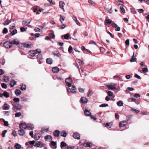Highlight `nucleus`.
Listing matches in <instances>:
<instances>
[{"mask_svg":"<svg viewBox=\"0 0 149 149\" xmlns=\"http://www.w3.org/2000/svg\"><path fill=\"white\" fill-rule=\"evenodd\" d=\"M13 107L12 108L13 110L15 111L16 112L17 111V110H19L22 109V106L19 104H13Z\"/></svg>","mask_w":149,"mask_h":149,"instance_id":"nucleus-1","label":"nucleus"},{"mask_svg":"<svg viewBox=\"0 0 149 149\" xmlns=\"http://www.w3.org/2000/svg\"><path fill=\"white\" fill-rule=\"evenodd\" d=\"M72 80L71 77H68L66 79L65 82L66 85L69 87L71 86V83L72 82Z\"/></svg>","mask_w":149,"mask_h":149,"instance_id":"nucleus-2","label":"nucleus"},{"mask_svg":"<svg viewBox=\"0 0 149 149\" xmlns=\"http://www.w3.org/2000/svg\"><path fill=\"white\" fill-rule=\"evenodd\" d=\"M67 90L69 93H74L76 91V88L74 85H72L71 88L69 87L67 88Z\"/></svg>","mask_w":149,"mask_h":149,"instance_id":"nucleus-3","label":"nucleus"},{"mask_svg":"<svg viewBox=\"0 0 149 149\" xmlns=\"http://www.w3.org/2000/svg\"><path fill=\"white\" fill-rule=\"evenodd\" d=\"M41 51L40 50L38 51V49H37L35 51L31 50L30 51L29 53V54L30 56H34L36 55V54L38 53H40Z\"/></svg>","mask_w":149,"mask_h":149,"instance_id":"nucleus-4","label":"nucleus"},{"mask_svg":"<svg viewBox=\"0 0 149 149\" xmlns=\"http://www.w3.org/2000/svg\"><path fill=\"white\" fill-rule=\"evenodd\" d=\"M3 45L4 47L7 49L10 48L12 45V42L9 41H6L4 42Z\"/></svg>","mask_w":149,"mask_h":149,"instance_id":"nucleus-5","label":"nucleus"},{"mask_svg":"<svg viewBox=\"0 0 149 149\" xmlns=\"http://www.w3.org/2000/svg\"><path fill=\"white\" fill-rule=\"evenodd\" d=\"M115 85H116V84L111 83L110 85H107L106 86L109 89L113 90L116 88Z\"/></svg>","mask_w":149,"mask_h":149,"instance_id":"nucleus-6","label":"nucleus"},{"mask_svg":"<svg viewBox=\"0 0 149 149\" xmlns=\"http://www.w3.org/2000/svg\"><path fill=\"white\" fill-rule=\"evenodd\" d=\"M80 101L82 103L86 104L88 101L87 98L85 97H82L80 99Z\"/></svg>","mask_w":149,"mask_h":149,"instance_id":"nucleus-7","label":"nucleus"},{"mask_svg":"<svg viewBox=\"0 0 149 149\" xmlns=\"http://www.w3.org/2000/svg\"><path fill=\"white\" fill-rule=\"evenodd\" d=\"M50 145L53 148L56 149V143L55 142L53 141H51L50 143Z\"/></svg>","mask_w":149,"mask_h":149,"instance_id":"nucleus-8","label":"nucleus"},{"mask_svg":"<svg viewBox=\"0 0 149 149\" xmlns=\"http://www.w3.org/2000/svg\"><path fill=\"white\" fill-rule=\"evenodd\" d=\"M73 137L75 139H80V135L77 132L74 133L73 134Z\"/></svg>","mask_w":149,"mask_h":149,"instance_id":"nucleus-9","label":"nucleus"},{"mask_svg":"<svg viewBox=\"0 0 149 149\" xmlns=\"http://www.w3.org/2000/svg\"><path fill=\"white\" fill-rule=\"evenodd\" d=\"M65 5V3L63 1H60L59 2L60 7L61 8L63 9V11L64 12L65 11L64 9V7Z\"/></svg>","mask_w":149,"mask_h":149,"instance_id":"nucleus-10","label":"nucleus"},{"mask_svg":"<svg viewBox=\"0 0 149 149\" xmlns=\"http://www.w3.org/2000/svg\"><path fill=\"white\" fill-rule=\"evenodd\" d=\"M127 123L126 121H121L119 123V126L121 127H123L127 125Z\"/></svg>","mask_w":149,"mask_h":149,"instance_id":"nucleus-11","label":"nucleus"},{"mask_svg":"<svg viewBox=\"0 0 149 149\" xmlns=\"http://www.w3.org/2000/svg\"><path fill=\"white\" fill-rule=\"evenodd\" d=\"M59 69L57 67H53L52 68V71L54 73H57L59 71Z\"/></svg>","mask_w":149,"mask_h":149,"instance_id":"nucleus-12","label":"nucleus"},{"mask_svg":"<svg viewBox=\"0 0 149 149\" xmlns=\"http://www.w3.org/2000/svg\"><path fill=\"white\" fill-rule=\"evenodd\" d=\"M45 139L46 141H50L52 140V137L50 135H47L45 137Z\"/></svg>","mask_w":149,"mask_h":149,"instance_id":"nucleus-13","label":"nucleus"},{"mask_svg":"<svg viewBox=\"0 0 149 149\" xmlns=\"http://www.w3.org/2000/svg\"><path fill=\"white\" fill-rule=\"evenodd\" d=\"M31 21H28V20H24L22 21V24L24 26H27L30 23Z\"/></svg>","mask_w":149,"mask_h":149,"instance_id":"nucleus-14","label":"nucleus"},{"mask_svg":"<svg viewBox=\"0 0 149 149\" xmlns=\"http://www.w3.org/2000/svg\"><path fill=\"white\" fill-rule=\"evenodd\" d=\"M10 107L9 105L6 103H5L3 106V109L4 110H8Z\"/></svg>","mask_w":149,"mask_h":149,"instance_id":"nucleus-15","label":"nucleus"},{"mask_svg":"<svg viewBox=\"0 0 149 149\" xmlns=\"http://www.w3.org/2000/svg\"><path fill=\"white\" fill-rule=\"evenodd\" d=\"M60 133V131L58 130H56L54 132L53 134L55 137H58L59 136Z\"/></svg>","mask_w":149,"mask_h":149,"instance_id":"nucleus-16","label":"nucleus"},{"mask_svg":"<svg viewBox=\"0 0 149 149\" xmlns=\"http://www.w3.org/2000/svg\"><path fill=\"white\" fill-rule=\"evenodd\" d=\"M25 132L23 129H20L18 131V133L19 135L21 136H23L25 134Z\"/></svg>","mask_w":149,"mask_h":149,"instance_id":"nucleus-17","label":"nucleus"},{"mask_svg":"<svg viewBox=\"0 0 149 149\" xmlns=\"http://www.w3.org/2000/svg\"><path fill=\"white\" fill-rule=\"evenodd\" d=\"M11 42L12 44H13L16 45H18L19 43V41L17 39H14Z\"/></svg>","mask_w":149,"mask_h":149,"instance_id":"nucleus-18","label":"nucleus"},{"mask_svg":"<svg viewBox=\"0 0 149 149\" xmlns=\"http://www.w3.org/2000/svg\"><path fill=\"white\" fill-rule=\"evenodd\" d=\"M19 127L21 129H25L27 128V126L24 123H21L19 125Z\"/></svg>","mask_w":149,"mask_h":149,"instance_id":"nucleus-19","label":"nucleus"},{"mask_svg":"<svg viewBox=\"0 0 149 149\" xmlns=\"http://www.w3.org/2000/svg\"><path fill=\"white\" fill-rule=\"evenodd\" d=\"M15 93L16 96H18L20 95L21 92L20 90L17 89L15 90Z\"/></svg>","mask_w":149,"mask_h":149,"instance_id":"nucleus-20","label":"nucleus"},{"mask_svg":"<svg viewBox=\"0 0 149 149\" xmlns=\"http://www.w3.org/2000/svg\"><path fill=\"white\" fill-rule=\"evenodd\" d=\"M84 114L87 116H90L91 115V113L88 110L86 109L84 111Z\"/></svg>","mask_w":149,"mask_h":149,"instance_id":"nucleus-21","label":"nucleus"},{"mask_svg":"<svg viewBox=\"0 0 149 149\" xmlns=\"http://www.w3.org/2000/svg\"><path fill=\"white\" fill-rule=\"evenodd\" d=\"M22 44L24 47L27 48H29L31 47L32 45L31 44H29L26 43H23Z\"/></svg>","mask_w":149,"mask_h":149,"instance_id":"nucleus-22","label":"nucleus"},{"mask_svg":"<svg viewBox=\"0 0 149 149\" xmlns=\"http://www.w3.org/2000/svg\"><path fill=\"white\" fill-rule=\"evenodd\" d=\"M46 63L49 64H51L53 62V60L51 58H47L46 60Z\"/></svg>","mask_w":149,"mask_h":149,"instance_id":"nucleus-23","label":"nucleus"},{"mask_svg":"<svg viewBox=\"0 0 149 149\" xmlns=\"http://www.w3.org/2000/svg\"><path fill=\"white\" fill-rule=\"evenodd\" d=\"M92 144L91 143H89L88 142L85 143L84 144V146L86 147H89L91 148L92 147Z\"/></svg>","mask_w":149,"mask_h":149,"instance_id":"nucleus-24","label":"nucleus"},{"mask_svg":"<svg viewBox=\"0 0 149 149\" xmlns=\"http://www.w3.org/2000/svg\"><path fill=\"white\" fill-rule=\"evenodd\" d=\"M16 82L14 80H12L10 81V85L11 87H13L16 84Z\"/></svg>","mask_w":149,"mask_h":149,"instance_id":"nucleus-25","label":"nucleus"},{"mask_svg":"<svg viewBox=\"0 0 149 149\" xmlns=\"http://www.w3.org/2000/svg\"><path fill=\"white\" fill-rule=\"evenodd\" d=\"M73 19L77 25L79 26L80 25V23L77 20V18L76 16H73Z\"/></svg>","mask_w":149,"mask_h":149,"instance_id":"nucleus-26","label":"nucleus"},{"mask_svg":"<svg viewBox=\"0 0 149 149\" xmlns=\"http://www.w3.org/2000/svg\"><path fill=\"white\" fill-rule=\"evenodd\" d=\"M61 136H62L65 137L67 136V133L65 131H62L61 133Z\"/></svg>","mask_w":149,"mask_h":149,"instance_id":"nucleus-27","label":"nucleus"},{"mask_svg":"<svg viewBox=\"0 0 149 149\" xmlns=\"http://www.w3.org/2000/svg\"><path fill=\"white\" fill-rule=\"evenodd\" d=\"M134 52L133 53V55L132 56L131 59L130 60V61L131 62L135 61L136 60V58L134 57Z\"/></svg>","mask_w":149,"mask_h":149,"instance_id":"nucleus-28","label":"nucleus"},{"mask_svg":"<svg viewBox=\"0 0 149 149\" xmlns=\"http://www.w3.org/2000/svg\"><path fill=\"white\" fill-rule=\"evenodd\" d=\"M70 35L69 34V33H68L62 36V37H63L65 39H68Z\"/></svg>","mask_w":149,"mask_h":149,"instance_id":"nucleus-29","label":"nucleus"},{"mask_svg":"<svg viewBox=\"0 0 149 149\" xmlns=\"http://www.w3.org/2000/svg\"><path fill=\"white\" fill-rule=\"evenodd\" d=\"M40 138V136L37 134H36L34 137V139L36 140H38Z\"/></svg>","mask_w":149,"mask_h":149,"instance_id":"nucleus-30","label":"nucleus"},{"mask_svg":"<svg viewBox=\"0 0 149 149\" xmlns=\"http://www.w3.org/2000/svg\"><path fill=\"white\" fill-rule=\"evenodd\" d=\"M3 80L6 82H7L9 81V78L7 76H5L3 77Z\"/></svg>","mask_w":149,"mask_h":149,"instance_id":"nucleus-31","label":"nucleus"},{"mask_svg":"<svg viewBox=\"0 0 149 149\" xmlns=\"http://www.w3.org/2000/svg\"><path fill=\"white\" fill-rule=\"evenodd\" d=\"M3 95L4 97L6 98L8 97L9 96V93L6 91L4 92Z\"/></svg>","mask_w":149,"mask_h":149,"instance_id":"nucleus-32","label":"nucleus"},{"mask_svg":"<svg viewBox=\"0 0 149 149\" xmlns=\"http://www.w3.org/2000/svg\"><path fill=\"white\" fill-rule=\"evenodd\" d=\"M10 22H11V21H10V20L7 19L6 21H5V22H4L3 23V24L4 25H8L9 24V23H10Z\"/></svg>","mask_w":149,"mask_h":149,"instance_id":"nucleus-33","label":"nucleus"},{"mask_svg":"<svg viewBox=\"0 0 149 149\" xmlns=\"http://www.w3.org/2000/svg\"><path fill=\"white\" fill-rule=\"evenodd\" d=\"M117 104L119 106H122L123 105V103L122 101H119L117 102Z\"/></svg>","mask_w":149,"mask_h":149,"instance_id":"nucleus-34","label":"nucleus"},{"mask_svg":"<svg viewBox=\"0 0 149 149\" xmlns=\"http://www.w3.org/2000/svg\"><path fill=\"white\" fill-rule=\"evenodd\" d=\"M27 128L29 130H33L34 128V126L32 125H29L27 126Z\"/></svg>","mask_w":149,"mask_h":149,"instance_id":"nucleus-35","label":"nucleus"},{"mask_svg":"<svg viewBox=\"0 0 149 149\" xmlns=\"http://www.w3.org/2000/svg\"><path fill=\"white\" fill-rule=\"evenodd\" d=\"M17 33V31L16 29L13 30L12 32H11L10 34L11 36H13Z\"/></svg>","mask_w":149,"mask_h":149,"instance_id":"nucleus-36","label":"nucleus"},{"mask_svg":"<svg viewBox=\"0 0 149 149\" xmlns=\"http://www.w3.org/2000/svg\"><path fill=\"white\" fill-rule=\"evenodd\" d=\"M58 27L60 29H63L66 27V25L64 24H63L61 26L58 25Z\"/></svg>","mask_w":149,"mask_h":149,"instance_id":"nucleus-37","label":"nucleus"},{"mask_svg":"<svg viewBox=\"0 0 149 149\" xmlns=\"http://www.w3.org/2000/svg\"><path fill=\"white\" fill-rule=\"evenodd\" d=\"M38 55L37 56V58L39 60L42 59V56L40 53H38Z\"/></svg>","mask_w":149,"mask_h":149,"instance_id":"nucleus-38","label":"nucleus"},{"mask_svg":"<svg viewBox=\"0 0 149 149\" xmlns=\"http://www.w3.org/2000/svg\"><path fill=\"white\" fill-rule=\"evenodd\" d=\"M105 22L107 24H110L111 23L112 21L109 19H107L105 20Z\"/></svg>","mask_w":149,"mask_h":149,"instance_id":"nucleus-39","label":"nucleus"},{"mask_svg":"<svg viewBox=\"0 0 149 149\" xmlns=\"http://www.w3.org/2000/svg\"><path fill=\"white\" fill-rule=\"evenodd\" d=\"M22 115V113L20 112H17L15 114V117H19Z\"/></svg>","mask_w":149,"mask_h":149,"instance_id":"nucleus-40","label":"nucleus"},{"mask_svg":"<svg viewBox=\"0 0 149 149\" xmlns=\"http://www.w3.org/2000/svg\"><path fill=\"white\" fill-rule=\"evenodd\" d=\"M1 85L2 88H3L6 89L7 88V86L6 84L3 83H1Z\"/></svg>","mask_w":149,"mask_h":149,"instance_id":"nucleus-41","label":"nucleus"},{"mask_svg":"<svg viewBox=\"0 0 149 149\" xmlns=\"http://www.w3.org/2000/svg\"><path fill=\"white\" fill-rule=\"evenodd\" d=\"M108 106V105L107 104H103L100 105V107H104Z\"/></svg>","mask_w":149,"mask_h":149,"instance_id":"nucleus-42","label":"nucleus"},{"mask_svg":"<svg viewBox=\"0 0 149 149\" xmlns=\"http://www.w3.org/2000/svg\"><path fill=\"white\" fill-rule=\"evenodd\" d=\"M15 147L17 149H19L21 148V146L18 143L16 144L15 146Z\"/></svg>","mask_w":149,"mask_h":149,"instance_id":"nucleus-43","label":"nucleus"},{"mask_svg":"<svg viewBox=\"0 0 149 149\" xmlns=\"http://www.w3.org/2000/svg\"><path fill=\"white\" fill-rule=\"evenodd\" d=\"M26 86L25 85H23V84H22L21 85V89L22 90H24L26 89Z\"/></svg>","mask_w":149,"mask_h":149,"instance_id":"nucleus-44","label":"nucleus"},{"mask_svg":"<svg viewBox=\"0 0 149 149\" xmlns=\"http://www.w3.org/2000/svg\"><path fill=\"white\" fill-rule=\"evenodd\" d=\"M41 142L40 141L37 142L35 144L34 146L39 147L41 144Z\"/></svg>","mask_w":149,"mask_h":149,"instance_id":"nucleus-45","label":"nucleus"},{"mask_svg":"<svg viewBox=\"0 0 149 149\" xmlns=\"http://www.w3.org/2000/svg\"><path fill=\"white\" fill-rule=\"evenodd\" d=\"M8 32V30L7 28H4L3 31V33L6 34Z\"/></svg>","mask_w":149,"mask_h":149,"instance_id":"nucleus-46","label":"nucleus"},{"mask_svg":"<svg viewBox=\"0 0 149 149\" xmlns=\"http://www.w3.org/2000/svg\"><path fill=\"white\" fill-rule=\"evenodd\" d=\"M73 64L74 65H75L76 67L77 68L79 72L80 73V70L79 69V67L78 64L76 63H73Z\"/></svg>","mask_w":149,"mask_h":149,"instance_id":"nucleus-47","label":"nucleus"},{"mask_svg":"<svg viewBox=\"0 0 149 149\" xmlns=\"http://www.w3.org/2000/svg\"><path fill=\"white\" fill-rule=\"evenodd\" d=\"M7 130H4L2 133V136L3 137H4L5 136V134L7 132Z\"/></svg>","mask_w":149,"mask_h":149,"instance_id":"nucleus-48","label":"nucleus"},{"mask_svg":"<svg viewBox=\"0 0 149 149\" xmlns=\"http://www.w3.org/2000/svg\"><path fill=\"white\" fill-rule=\"evenodd\" d=\"M54 56H56L57 57H59L60 55V53L57 51H56L55 53H54Z\"/></svg>","mask_w":149,"mask_h":149,"instance_id":"nucleus-49","label":"nucleus"},{"mask_svg":"<svg viewBox=\"0 0 149 149\" xmlns=\"http://www.w3.org/2000/svg\"><path fill=\"white\" fill-rule=\"evenodd\" d=\"M60 20L61 22V23H62L63 22L64 20V18L63 17V16L61 15H60Z\"/></svg>","mask_w":149,"mask_h":149,"instance_id":"nucleus-50","label":"nucleus"},{"mask_svg":"<svg viewBox=\"0 0 149 149\" xmlns=\"http://www.w3.org/2000/svg\"><path fill=\"white\" fill-rule=\"evenodd\" d=\"M12 134H13V135L14 136H16L17 135L16 132L15 130H13L12 131Z\"/></svg>","mask_w":149,"mask_h":149,"instance_id":"nucleus-51","label":"nucleus"},{"mask_svg":"<svg viewBox=\"0 0 149 149\" xmlns=\"http://www.w3.org/2000/svg\"><path fill=\"white\" fill-rule=\"evenodd\" d=\"M72 49V48L71 46H70L68 49V52L70 53H71V51Z\"/></svg>","mask_w":149,"mask_h":149,"instance_id":"nucleus-52","label":"nucleus"},{"mask_svg":"<svg viewBox=\"0 0 149 149\" xmlns=\"http://www.w3.org/2000/svg\"><path fill=\"white\" fill-rule=\"evenodd\" d=\"M131 12L133 14H135L136 13V11L134 8H132L131 9Z\"/></svg>","mask_w":149,"mask_h":149,"instance_id":"nucleus-53","label":"nucleus"},{"mask_svg":"<svg viewBox=\"0 0 149 149\" xmlns=\"http://www.w3.org/2000/svg\"><path fill=\"white\" fill-rule=\"evenodd\" d=\"M107 94L109 96H112V95H113V93L111 91H108V92H107Z\"/></svg>","mask_w":149,"mask_h":149,"instance_id":"nucleus-54","label":"nucleus"},{"mask_svg":"<svg viewBox=\"0 0 149 149\" xmlns=\"http://www.w3.org/2000/svg\"><path fill=\"white\" fill-rule=\"evenodd\" d=\"M92 92V91L89 90L88 91V92L87 93V96L88 97H90L91 95V93Z\"/></svg>","mask_w":149,"mask_h":149,"instance_id":"nucleus-55","label":"nucleus"},{"mask_svg":"<svg viewBox=\"0 0 149 149\" xmlns=\"http://www.w3.org/2000/svg\"><path fill=\"white\" fill-rule=\"evenodd\" d=\"M116 2L118 3L120 5H122L123 4V1H121L118 0Z\"/></svg>","mask_w":149,"mask_h":149,"instance_id":"nucleus-56","label":"nucleus"},{"mask_svg":"<svg viewBox=\"0 0 149 149\" xmlns=\"http://www.w3.org/2000/svg\"><path fill=\"white\" fill-rule=\"evenodd\" d=\"M142 71L144 73L148 72V70L147 68H143L142 69Z\"/></svg>","mask_w":149,"mask_h":149,"instance_id":"nucleus-57","label":"nucleus"},{"mask_svg":"<svg viewBox=\"0 0 149 149\" xmlns=\"http://www.w3.org/2000/svg\"><path fill=\"white\" fill-rule=\"evenodd\" d=\"M19 98H14L13 99V100L15 102H18L19 101Z\"/></svg>","mask_w":149,"mask_h":149,"instance_id":"nucleus-58","label":"nucleus"},{"mask_svg":"<svg viewBox=\"0 0 149 149\" xmlns=\"http://www.w3.org/2000/svg\"><path fill=\"white\" fill-rule=\"evenodd\" d=\"M136 100V99L132 97L131 98H130L128 99V102H132V101H134Z\"/></svg>","mask_w":149,"mask_h":149,"instance_id":"nucleus-59","label":"nucleus"},{"mask_svg":"<svg viewBox=\"0 0 149 149\" xmlns=\"http://www.w3.org/2000/svg\"><path fill=\"white\" fill-rule=\"evenodd\" d=\"M131 110L132 111H134L137 113H139V111L138 110L136 109H134L133 108H131Z\"/></svg>","mask_w":149,"mask_h":149,"instance_id":"nucleus-60","label":"nucleus"},{"mask_svg":"<svg viewBox=\"0 0 149 149\" xmlns=\"http://www.w3.org/2000/svg\"><path fill=\"white\" fill-rule=\"evenodd\" d=\"M38 9V8H37V7L36 8L33 7L32 8V10H33V12L35 13H36V12L37 13Z\"/></svg>","mask_w":149,"mask_h":149,"instance_id":"nucleus-61","label":"nucleus"},{"mask_svg":"<svg viewBox=\"0 0 149 149\" xmlns=\"http://www.w3.org/2000/svg\"><path fill=\"white\" fill-rule=\"evenodd\" d=\"M49 36L52 38H54L55 37L54 35L52 33H51L49 34Z\"/></svg>","mask_w":149,"mask_h":149,"instance_id":"nucleus-62","label":"nucleus"},{"mask_svg":"<svg viewBox=\"0 0 149 149\" xmlns=\"http://www.w3.org/2000/svg\"><path fill=\"white\" fill-rule=\"evenodd\" d=\"M4 125L5 126H7L8 125V122L7 121L3 119Z\"/></svg>","mask_w":149,"mask_h":149,"instance_id":"nucleus-63","label":"nucleus"},{"mask_svg":"<svg viewBox=\"0 0 149 149\" xmlns=\"http://www.w3.org/2000/svg\"><path fill=\"white\" fill-rule=\"evenodd\" d=\"M120 9L122 10V13H125V10L124 8L123 7H120Z\"/></svg>","mask_w":149,"mask_h":149,"instance_id":"nucleus-64","label":"nucleus"}]
</instances>
